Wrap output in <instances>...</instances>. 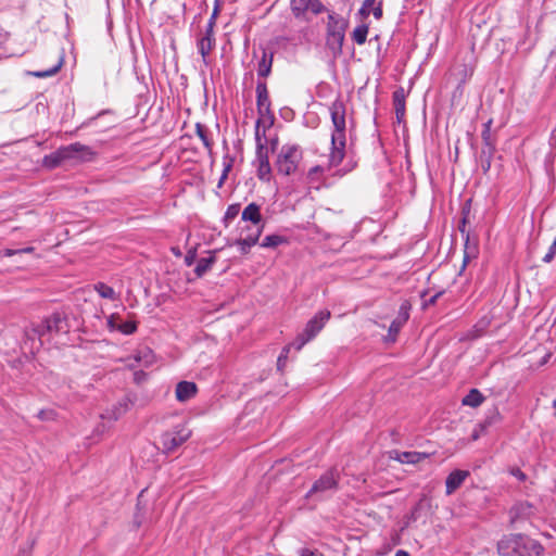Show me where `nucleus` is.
I'll return each mask as SVG.
<instances>
[{
	"mask_svg": "<svg viewBox=\"0 0 556 556\" xmlns=\"http://www.w3.org/2000/svg\"><path fill=\"white\" fill-rule=\"evenodd\" d=\"M172 251H173V253H174V254H176V255H180V254H181V252H180V250H179V247H178V245H174V247L172 248Z\"/></svg>",
	"mask_w": 556,
	"mask_h": 556,
	"instance_id": "51",
	"label": "nucleus"
},
{
	"mask_svg": "<svg viewBox=\"0 0 556 556\" xmlns=\"http://www.w3.org/2000/svg\"><path fill=\"white\" fill-rule=\"evenodd\" d=\"M311 0H290V8L296 18L302 17L309 8Z\"/></svg>",
	"mask_w": 556,
	"mask_h": 556,
	"instance_id": "27",
	"label": "nucleus"
},
{
	"mask_svg": "<svg viewBox=\"0 0 556 556\" xmlns=\"http://www.w3.org/2000/svg\"><path fill=\"white\" fill-rule=\"evenodd\" d=\"M395 556H409V554L403 549H399L396 553H395Z\"/></svg>",
	"mask_w": 556,
	"mask_h": 556,
	"instance_id": "50",
	"label": "nucleus"
},
{
	"mask_svg": "<svg viewBox=\"0 0 556 556\" xmlns=\"http://www.w3.org/2000/svg\"><path fill=\"white\" fill-rule=\"evenodd\" d=\"M298 553H299L300 556H323L316 549H311V548H307V547L300 548Z\"/></svg>",
	"mask_w": 556,
	"mask_h": 556,
	"instance_id": "43",
	"label": "nucleus"
},
{
	"mask_svg": "<svg viewBox=\"0 0 556 556\" xmlns=\"http://www.w3.org/2000/svg\"><path fill=\"white\" fill-rule=\"evenodd\" d=\"M241 220L250 222L255 227V233L240 237L233 243H258L262 229L261 206L254 202L248 204L241 212Z\"/></svg>",
	"mask_w": 556,
	"mask_h": 556,
	"instance_id": "7",
	"label": "nucleus"
},
{
	"mask_svg": "<svg viewBox=\"0 0 556 556\" xmlns=\"http://www.w3.org/2000/svg\"><path fill=\"white\" fill-rule=\"evenodd\" d=\"M482 159V163H481V167L483 169L484 173L489 172L490 167H491V160H489L488 157H481Z\"/></svg>",
	"mask_w": 556,
	"mask_h": 556,
	"instance_id": "49",
	"label": "nucleus"
},
{
	"mask_svg": "<svg viewBox=\"0 0 556 556\" xmlns=\"http://www.w3.org/2000/svg\"><path fill=\"white\" fill-rule=\"evenodd\" d=\"M261 119L256 121L255 125V141H256V175L260 180L269 182L273 177V168L269 163L268 149L266 143L262 140L260 135Z\"/></svg>",
	"mask_w": 556,
	"mask_h": 556,
	"instance_id": "6",
	"label": "nucleus"
},
{
	"mask_svg": "<svg viewBox=\"0 0 556 556\" xmlns=\"http://www.w3.org/2000/svg\"><path fill=\"white\" fill-rule=\"evenodd\" d=\"M484 148L481 151V157H488L492 160L495 152V143L494 141H490L488 143H483Z\"/></svg>",
	"mask_w": 556,
	"mask_h": 556,
	"instance_id": "37",
	"label": "nucleus"
},
{
	"mask_svg": "<svg viewBox=\"0 0 556 556\" xmlns=\"http://www.w3.org/2000/svg\"><path fill=\"white\" fill-rule=\"evenodd\" d=\"M330 318L329 311H321L317 313L307 324L303 333L307 339H313L325 326L327 320Z\"/></svg>",
	"mask_w": 556,
	"mask_h": 556,
	"instance_id": "11",
	"label": "nucleus"
},
{
	"mask_svg": "<svg viewBox=\"0 0 556 556\" xmlns=\"http://www.w3.org/2000/svg\"><path fill=\"white\" fill-rule=\"evenodd\" d=\"M220 2H222V0H215L214 9H213L211 17H210V20L207 22L205 33L214 34V27H215L216 18L218 16L219 12H220Z\"/></svg>",
	"mask_w": 556,
	"mask_h": 556,
	"instance_id": "32",
	"label": "nucleus"
},
{
	"mask_svg": "<svg viewBox=\"0 0 556 556\" xmlns=\"http://www.w3.org/2000/svg\"><path fill=\"white\" fill-rule=\"evenodd\" d=\"M308 10L317 15L324 12L325 5L319 0H311Z\"/></svg>",
	"mask_w": 556,
	"mask_h": 556,
	"instance_id": "41",
	"label": "nucleus"
},
{
	"mask_svg": "<svg viewBox=\"0 0 556 556\" xmlns=\"http://www.w3.org/2000/svg\"><path fill=\"white\" fill-rule=\"evenodd\" d=\"M372 15L376 20H380L382 17V2L380 1L372 10Z\"/></svg>",
	"mask_w": 556,
	"mask_h": 556,
	"instance_id": "47",
	"label": "nucleus"
},
{
	"mask_svg": "<svg viewBox=\"0 0 556 556\" xmlns=\"http://www.w3.org/2000/svg\"><path fill=\"white\" fill-rule=\"evenodd\" d=\"M191 435V430L186 425H178L166 431L161 437V443L166 452H172L184 444Z\"/></svg>",
	"mask_w": 556,
	"mask_h": 556,
	"instance_id": "8",
	"label": "nucleus"
},
{
	"mask_svg": "<svg viewBox=\"0 0 556 556\" xmlns=\"http://www.w3.org/2000/svg\"><path fill=\"white\" fill-rule=\"evenodd\" d=\"M303 149L295 143L282 144L279 149L275 168L278 175L295 177L302 174Z\"/></svg>",
	"mask_w": 556,
	"mask_h": 556,
	"instance_id": "3",
	"label": "nucleus"
},
{
	"mask_svg": "<svg viewBox=\"0 0 556 556\" xmlns=\"http://www.w3.org/2000/svg\"><path fill=\"white\" fill-rule=\"evenodd\" d=\"M484 401V396L477 389L470 392L463 399V404L470 407H478Z\"/></svg>",
	"mask_w": 556,
	"mask_h": 556,
	"instance_id": "26",
	"label": "nucleus"
},
{
	"mask_svg": "<svg viewBox=\"0 0 556 556\" xmlns=\"http://www.w3.org/2000/svg\"><path fill=\"white\" fill-rule=\"evenodd\" d=\"M215 42L214 34L204 33V35L198 40L197 47L198 52L202 55L203 61L206 63V58L213 49Z\"/></svg>",
	"mask_w": 556,
	"mask_h": 556,
	"instance_id": "24",
	"label": "nucleus"
},
{
	"mask_svg": "<svg viewBox=\"0 0 556 556\" xmlns=\"http://www.w3.org/2000/svg\"><path fill=\"white\" fill-rule=\"evenodd\" d=\"M469 476V472L467 470H454L452 471L445 481L446 486V494L451 495L453 494L466 480V478Z\"/></svg>",
	"mask_w": 556,
	"mask_h": 556,
	"instance_id": "20",
	"label": "nucleus"
},
{
	"mask_svg": "<svg viewBox=\"0 0 556 556\" xmlns=\"http://www.w3.org/2000/svg\"><path fill=\"white\" fill-rule=\"evenodd\" d=\"M274 61V53L271 51H267L263 49L262 58L257 64V75L258 77L266 78L271 73V66Z\"/></svg>",
	"mask_w": 556,
	"mask_h": 556,
	"instance_id": "23",
	"label": "nucleus"
},
{
	"mask_svg": "<svg viewBox=\"0 0 556 556\" xmlns=\"http://www.w3.org/2000/svg\"><path fill=\"white\" fill-rule=\"evenodd\" d=\"M552 243L556 244V237L554 238V240H553V242H552Z\"/></svg>",
	"mask_w": 556,
	"mask_h": 556,
	"instance_id": "56",
	"label": "nucleus"
},
{
	"mask_svg": "<svg viewBox=\"0 0 556 556\" xmlns=\"http://www.w3.org/2000/svg\"><path fill=\"white\" fill-rule=\"evenodd\" d=\"M12 254H14V252L12 250H5V255L10 256Z\"/></svg>",
	"mask_w": 556,
	"mask_h": 556,
	"instance_id": "53",
	"label": "nucleus"
},
{
	"mask_svg": "<svg viewBox=\"0 0 556 556\" xmlns=\"http://www.w3.org/2000/svg\"><path fill=\"white\" fill-rule=\"evenodd\" d=\"M256 108L261 116H266L270 113V101L265 81H257L256 84Z\"/></svg>",
	"mask_w": 556,
	"mask_h": 556,
	"instance_id": "12",
	"label": "nucleus"
},
{
	"mask_svg": "<svg viewBox=\"0 0 556 556\" xmlns=\"http://www.w3.org/2000/svg\"><path fill=\"white\" fill-rule=\"evenodd\" d=\"M556 253V245H551L547 253L543 256V262L549 263Z\"/></svg>",
	"mask_w": 556,
	"mask_h": 556,
	"instance_id": "44",
	"label": "nucleus"
},
{
	"mask_svg": "<svg viewBox=\"0 0 556 556\" xmlns=\"http://www.w3.org/2000/svg\"><path fill=\"white\" fill-rule=\"evenodd\" d=\"M520 542V534H508L503 536L497 543L498 554L502 556L517 555L518 543Z\"/></svg>",
	"mask_w": 556,
	"mask_h": 556,
	"instance_id": "14",
	"label": "nucleus"
},
{
	"mask_svg": "<svg viewBox=\"0 0 556 556\" xmlns=\"http://www.w3.org/2000/svg\"><path fill=\"white\" fill-rule=\"evenodd\" d=\"M346 22L336 13L328 15L326 45L334 56L342 53Z\"/></svg>",
	"mask_w": 556,
	"mask_h": 556,
	"instance_id": "5",
	"label": "nucleus"
},
{
	"mask_svg": "<svg viewBox=\"0 0 556 556\" xmlns=\"http://www.w3.org/2000/svg\"><path fill=\"white\" fill-rule=\"evenodd\" d=\"M511 521L514 522L519 517H528L532 514V506L529 503H520L516 505L511 511Z\"/></svg>",
	"mask_w": 556,
	"mask_h": 556,
	"instance_id": "28",
	"label": "nucleus"
},
{
	"mask_svg": "<svg viewBox=\"0 0 556 556\" xmlns=\"http://www.w3.org/2000/svg\"><path fill=\"white\" fill-rule=\"evenodd\" d=\"M393 106L397 123H402L406 112V93L403 87H399L392 94Z\"/></svg>",
	"mask_w": 556,
	"mask_h": 556,
	"instance_id": "18",
	"label": "nucleus"
},
{
	"mask_svg": "<svg viewBox=\"0 0 556 556\" xmlns=\"http://www.w3.org/2000/svg\"><path fill=\"white\" fill-rule=\"evenodd\" d=\"M376 0H364L362 7L358 10V15L362 18H367L371 13V10L375 8Z\"/></svg>",
	"mask_w": 556,
	"mask_h": 556,
	"instance_id": "34",
	"label": "nucleus"
},
{
	"mask_svg": "<svg viewBox=\"0 0 556 556\" xmlns=\"http://www.w3.org/2000/svg\"><path fill=\"white\" fill-rule=\"evenodd\" d=\"M195 132H197V136L202 141L204 148L208 152H211L212 148H213V140L210 138L207 127L205 125L201 124V123H197L195 124Z\"/></svg>",
	"mask_w": 556,
	"mask_h": 556,
	"instance_id": "25",
	"label": "nucleus"
},
{
	"mask_svg": "<svg viewBox=\"0 0 556 556\" xmlns=\"http://www.w3.org/2000/svg\"><path fill=\"white\" fill-rule=\"evenodd\" d=\"M262 243H270V244H274V243H283L281 241V239L277 236H271V235H268L265 237V239L263 240Z\"/></svg>",
	"mask_w": 556,
	"mask_h": 556,
	"instance_id": "48",
	"label": "nucleus"
},
{
	"mask_svg": "<svg viewBox=\"0 0 556 556\" xmlns=\"http://www.w3.org/2000/svg\"><path fill=\"white\" fill-rule=\"evenodd\" d=\"M289 351H290V346H286L282 350L281 354L279 355V357L277 359V366H278L279 369H281L282 366H285Z\"/></svg>",
	"mask_w": 556,
	"mask_h": 556,
	"instance_id": "42",
	"label": "nucleus"
},
{
	"mask_svg": "<svg viewBox=\"0 0 556 556\" xmlns=\"http://www.w3.org/2000/svg\"><path fill=\"white\" fill-rule=\"evenodd\" d=\"M198 388L194 382L180 381L176 386L175 394L179 402H187L197 394Z\"/></svg>",
	"mask_w": 556,
	"mask_h": 556,
	"instance_id": "21",
	"label": "nucleus"
},
{
	"mask_svg": "<svg viewBox=\"0 0 556 556\" xmlns=\"http://www.w3.org/2000/svg\"><path fill=\"white\" fill-rule=\"evenodd\" d=\"M62 65H63V55L60 56L58 63L54 66H52L51 68L46 70V71H35V72H31L30 74L34 77H38V78L51 77L60 71Z\"/></svg>",
	"mask_w": 556,
	"mask_h": 556,
	"instance_id": "30",
	"label": "nucleus"
},
{
	"mask_svg": "<svg viewBox=\"0 0 556 556\" xmlns=\"http://www.w3.org/2000/svg\"><path fill=\"white\" fill-rule=\"evenodd\" d=\"M333 126L331 134L330 166H340L345 157L346 147V105L337 98L329 106Z\"/></svg>",
	"mask_w": 556,
	"mask_h": 556,
	"instance_id": "1",
	"label": "nucleus"
},
{
	"mask_svg": "<svg viewBox=\"0 0 556 556\" xmlns=\"http://www.w3.org/2000/svg\"><path fill=\"white\" fill-rule=\"evenodd\" d=\"M491 125H492V119H489L486 123L483 124V129L481 131V138H482L483 143L493 141L491 138Z\"/></svg>",
	"mask_w": 556,
	"mask_h": 556,
	"instance_id": "38",
	"label": "nucleus"
},
{
	"mask_svg": "<svg viewBox=\"0 0 556 556\" xmlns=\"http://www.w3.org/2000/svg\"><path fill=\"white\" fill-rule=\"evenodd\" d=\"M121 414H122V412H119L118 414H114L113 418L117 419Z\"/></svg>",
	"mask_w": 556,
	"mask_h": 556,
	"instance_id": "54",
	"label": "nucleus"
},
{
	"mask_svg": "<svg viewBox=\"0 0 556 556\" xmlns=\"http://www.w3.org/2000/svg\"><path fill=\"white\" fill-rule=\"evenodd\" d=\"M518 545V556H540L543 552V547L538 541L521 534Z\"/></svg>",
	"mask_w": 556,
	"mask_h": 556,
	"instance_id": "13",
	"label": "nucleus"
},
{
	"mask_svg": "<svg viewBox=\"0 0 556 556\" xmlns=\"http://www.w3.org/2000/svg\"><path fill=\"white\" fill-rule=\"evenodd\" d=\"M309 340L311 339H307V337L302 332L301 334H299L295 341L289 346H294L295 350L300 351Z\"/></svg>",
	"mask_w": 556,
	"mask_h": 556,
	"instance_id": "40",
	"label": "nucleus"
},
{
	"mask_svg": "<svg viewBox=\"0 0 556 556\" xmlns=\"http://www.w3.org/2000/svg\"><path fill=\"white\" fill-rule=\"evenodd\" d=\"M42 328L47 332H63L66 333L68 331V326L64 316L60 313L52 314L49 318H47L42 325Z\"/></svg>",
	"mask_w": 556,
	"mask_h": 556,
	"instance_id": "15",
	"label": "nucleus"
},
{
	"mask_svg": "<svg viewBox=\"0 0 556 556\" xmlns=\"http://www.w3.org/2000/svg\"><path fill=\"white\" fill-rule=\"evenodd\" d=\"M154 363L153 352L149 348H142L129 358L128 366L131 368L149 367Z\"/></svg>",
	"mask_w": 556,
	"mask_h": 556,
	"instance_id": "17",
	"label": "nucleus"
},
{
	"mask_svg": "<svg viewBox=\"0 0 556 556\" xmlns=\"http://www.w3.org/2000/svg\"><path fill=\"white\" fill-rule=\"evenodd\" d=\"M33 251V248H26L24 250H21L20 252H23V253H30Z\"/></svg>",
	"mask_w": 556,
	"mask_h": 556,
	"instance_id": "52",
	"label": "nucleus"
},
{
	"mask_svg": "<svg viewBox=\"0 0 556 556\" xmlns=\"http://www.w3.org/2000/svg\"><path fill=\"white\" fill-rule=\"evenodd\" d=\"M462 217L457 225V231L460 233V240L463 243H469L470 242V232L468 228L469 223V215H470V205L469 203H466L462 207Z\"/></svg>",
	"mask_w": 556,
	"mask_h": 556,
	"instance_id": "22",
	"label": "nucleus"
},
{
	"mask_svg": "<svg viewBox=\"0 0 556 556\" xmlns=\"http://www.w3.org/2000/svg\"><path fill=\"white\" fill-rule=\"evenodd\" d=\"M232 163H233V160L231 157H228V156L224 157V163H223L224 168H223L222 175H220L218 184H217L218 188H220L224 185L225 180L227 179L228 174L232 168Z\"/></svg>",
	"mask_w": 556,
	"mask_h": 556,
	"instance_id": "33",
	"label": "nucleus"
},
{
	"mask_svg": "<svg viewBox=\"0 0 556 556\" xmlns=\"http://www.w3.org/2000/svg\"><path fill=\"white\" fill-rule=\"evenodd\" d=\"M368 35V26L366 24L358 25L352 33V39L357 45H364Z\"/></svg>",
	"mask_w": 556,
	"mask_h": 556,
	"instance_id": "31",
	"label": "nucleus"
},
{
	"mask_svg": "<svg viewBox=\"0 0 556 556\" xmlns=\"http://www.w3.org/2000/svg\"><path fill=\"white\" fill-rule=\"evenodd\" d=\"M92 149L80 142L62 146L42 159V165L48 169L59 167L65 161L90 162L93 160Z\"/></svg>",
	"mask_w": 556,
	"mask_h": 556,
	"instance_id": "2",
	"label": "nucleus"
},
{
	"mask_svg": "<svg viewBox=\"0 0 556 556\" xmlns=\"http://www.w3.org/2000/svg\"><path fill=\"white\" fill-rule=\"evenodd\" d=\"M337 486V476L334 471H328L321 476L312 486L307 495H312Z\"/></svg>",
	"mask_w": 556,
	"mask_h": 556,
	"instance_id": "16",
	"label": "nucleus"
},
{
	"mask_svg": "<svg viewBox=\"0 0 556 556\" xmlns=\"http://www.w3.org/2000/svg\"><path fill=\"white\" fill-rule=\"evenodd\" d=\"M427 457L428 455L426 453L420 452H390V458L395 459L402 464H418Z\"/></svg>",
	"mask_w": 556,
	"mask_h": 556,
	"instance_id": "19",
	"label": "nucleus"
},
{
	"mask_svg": "<svg viewBox=\"0 0 556 556\" xmlns=\"http://www.w3.org/2000/svg\"><path fill=\"white\" fill-rule=\"evenodd\" d=\"M478 437H479V434H478V433H475V434H473V439H475V440H477V439H478Z\"/></svg>",
	"mask_w": 556,
	"mask_h": 556,
	"instance_id": "55",
	"label": "nucleus"
},
{
	"mask_svg": "<svg viewBox=\"0 0 556 556\" xmlns=\"http://www.w3.org/2000/svg\"><path fill=\"white\" fill-rule=\"evenodd\" d=\"M38 418L41 420H49L54 418V412L53 410H40L38 413Z\"/></svg>",
	"mask_w": 556,
	"mask_h": 556,
	"instance_id": "46",
	"label": "nucleus"
},
{
	"mask_svg": "<svg viewBox=\"0 0 556 556\" xmlns=\"http://www.w3.org/2000/svg\"><path fill=\"white\" fill-rule=\"evenodd\" d=\"M197 262V266L194 268L195 275L198 277H202L215 262V256L212 252H206V254L200 258H198V252L195 248H191L187 254L185 255V263L188 266H191Z\"/></svg>",
	"mask_w": 556,
	"mask_h": 556,
	"instance_id": "9",
	"label": "nucleus"
},
{
	"mask_svg": "<svg viewBox=\"0 0 556 556\" xmlns=\"http://www.w3.org/2000/svg\"><path fill=\"white\" fill-rule=\"evenodd\" d=\"M94 290L99 293V295L103 299L117 300L118 295L114 291V289L103 282H98L94 285Z\"/></svg>",
	"mask_w": 556,
	"mask_h": 556,
	"instance_id": "29",
	"label": "nucleus"
},
{
	"mask_svg": "<svg viewBox=\"0 0 556 556\" xmlns=\"http://www.w3.org/2000/svg\"><path fill=\"white\" fill-rule=\"evenodd\" d=\"M121 318L118 314H111L108 317V327L110 330H118L121 325Z\"/></svg>",
	"mask_w": 556,
	"mask_h": 556,
	"instance_id": "39",
	"label": "nucleus"
},
{
	"mask_svg": "<svg viewBox=\"0 0 556 556\" xmlns=\"http://www.w3.org/2000/svg\"><path fill=\"white\" fill-rule=\"evenodd\" d=\"M136 329H137V325L135 321H126V323L121 321L118 331H121L124 334H131L136 331Z\"/></svg>",
	"mask_w": 556,
	"mask_h": 556,
	"instance_id": "36",
	"label": "nucleus"
},
{
	"mask_svg": "<svg viewBox=\"0 0 556 556\" xmlns=\"http://www.w3.org/2000/svg\"><path fill=\"white\" fill-rule=\"evenodd\" d=\"M409 309H410V305L408 302H403L401 304L397 317L392 321V324L389 327V333H388L389 341H392V342L395 341V338H396L397 333L400 332L401 328L409 318Z\"/></svg>",
	"mask_w": 556,
	"mask_h": 556,
	"instance_id": "10",
	"label": "nucleus"
},
{
	"mask_svg": "<svg viewBox=\"0 0 556 556\" xmlns=\"http://www.w3.org/2000/svg\"><path fill=\"white\" fill-rule=\"evenodd\" d=\"M240 211H241V205L239 203L230 204L226 210L225 220L226 222L233 220L240 214Z\"/></svg>",
	"mask_w": 556,
	"mask_h": 556,
	"instance_id": "35",
	"label": "nucleus"
},
{
	"mask_svg": "<svg viewBox=\"0 0 556 556\" xmlns=\"http://www.w3.org/2000/svg\"><path fill=\"white\" fill-rule=\"evenodd\" d=\"M476 247L477 245H469V244L465 245V250H464V261H465V263L468 262V258H469V256L471 254L473 255V253L476 251Z\"/></svg>",
	"mask_w": 556,
	"mask_h": 556,
	"instance_id": "45",
	"label": "nucleus"
},
{
	"mask_svg": "<svg viewBox=\"0 0 556 556\" xmlns=\"http://www.w3.org/2000/svg\"><path fill=\"white\" fill-rule=\"evenodd\" d=\"M356 167L353 161L346 162L342 167L330 166V155L328 156V164L315 165L311 167L306 174L307 184L314 185L317 182H326L329 177L342 178L351 173Z\"/></svg>",
	"mask_w": 556,
	"mask_h": 556,
	"instance_id": "4",
	"label": "nucleus"
}]
</instances>
